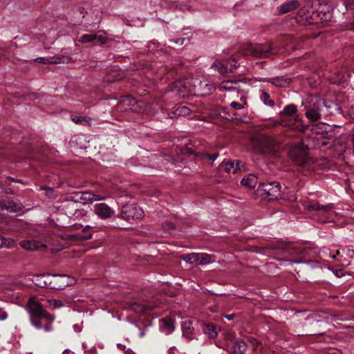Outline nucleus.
<instances>
[{
  "instance_id": "nucleus-11",
  "label": "nucleus",
  "mask_w": 354,
  "mask_h": 354,
  "mask_svg": "<svg viewBox=\"0 0 354 354\" xmlns=\"http://www.w3.org/2000/svg\"><path fill=\"white\" fill-rule=\"evenodd\" d=\"M26 309L30 317H37L42 319L44 315V309L41 302L36 297H31L28 299Z\"/></svg>"
},
{
  "instance_id": "nucleus-48",
  "label": "nucleus",
  "mask_w": 354,
  "mask_h": 354,
  "mask_svg": "<svg viewBox=\"0 0 354 354\" xmlns=\"http://www.w3.org/2000/svg\"><path fill=\"white\" fill-rule=\"evenodd\" d=\"M80 228H82V231H84V232L86 230V229H88V228L91 227V226H90L88 225H86L85 226H84L82 225H80Z\"/></svg>"
},
{
  "instance_id": "nucleus-49",
  "label": "nucleus",
  "mask_w": 354,
  "mask_h": 354,
  "mask_svg": "<svg viewBox=\"0 0 354 354\" xmlns=\"http://www.w3.org/2000/svg\"><path fill=\"white\" fill-rule=\"evenodd\" d=\"M294 263H307L308 262L307 261H304L301 259H299V260H296L294 261Z\"/></svg>"
},
{
  "instance_id": "nucleus-37",
  "label": "nucleus",
  "mask_w": 354,
  "mask_h": 354,
  "mask_svg": "<svg viewBox=\"0 0 354 354\" xmlns=\"http://www.w3.org/2000/svg\"><path fill=\"white\" fill-rule=\"evenodd\" d=\"M30 323L32 324V325L33 326H35L37 329H41L42 328L40 320L37 321V320H35L33 319V317H30Z\"/></svg>"
},
{
  "instance_id": "nucleus-46",
  "label": "nucleus",
  "mask_w": 354,
  "mask_h": 354,
  "mask_svg": "<svg viewBox=\"0 0 354 354\" xmlns=\"http://www.w3.org/2000/svg\"><path fill=\"white\" fill-rule=\"evenodd\" d=\"M92 237V234L91 233L89 234H86L84 235H80V238L81 239H89Z\"/></svg>"
},
{
  "instance_id": "nucleus-23",
  "label": "nucleus",
  "mask_w": 354,
  "mask_h": 354,
  "mask_svg": "<svg viewBox=\"0 0 354 354\" xmlns=\"http://www.w3.org/2000/svg\"><path fill=\"white\" fill-rule=\"evenodd\" d=\"M2 209H6L9 212H14L17 214H21L23 211L21 209L19 205L12 202L8 201L7 203H4L2 206Z\"/></svg>"
},
{
  "instance_id": "nucleus-29",
  "label": "nucleus",
  "mask_w": 354,
  "mask_h": 354,
  "mask_svg": "<svg viewBox=\"0 0 354 354\" xmlns=\"http://www.w3.org/2000/svg\"><path fill=\"white\" fill-rule=\"evenodd\" d=\"M212 68H214L216 71H218L221 73H227L228 72L232 73V69L228 68L227 66H224L223 64L220 62H214L212 64Z\"/></svg>"
},
{
  "instance_id": "nucleus-58",
  "label": "nucleus",
  "mask_w": 354,
  "mask_h": 354,
  "mask_svg": "<svg viewBox=\"0 0 354 354\" xmlns=\"http://www.w3.org/2000/svg\"><path fill=\"white\" fill-rule=\"evenodd\" d=\"M145 335L144 332H141L140 334V337H143Z\"/></svg>"
},
{
  "instance_id": "nucleus-19",
  "label": "nucleus",
  "mask_w": 354,
  "mask_h": 354,
  "mask_svg": "<svg viewBox=\"0 0 354 354\" xmlns=\"http://www.w3.org/2000/svg\"><path fill=\"white\" fill-rule=\"evenodd\" d=\"M220 91H238V82L232 81H224L219 85Z\"/></svg>"
},
{
  "instance_id": "nucleus-41",
  "label": "nucleus",
  "mask_w": 354,
  "mask_h": 354,
  "mask_svg": "<svg viewBox=\"0 0 354 354\" xmlns=\"http://www.w3.org/2000/svg\"><path fill=\"white\" fill-rule=\"evenodd\" d=\"M36 61H37L39 63L43 64H48L50 62H57V61H50L49 58H45V57H38L36 59Z\"/></svg>"
},
{
  "instance_id": "nucleus-3",
  "label": "nucleus",
  "mask_w": 354,
  "mask_h": 354,
  "mask_svg": "<svg viewBox=\"0 0 354 354\" xmlns=\"http://www.w3.org/2000/svg\"><path fill=\"white\" fill-rule=\"evenodd\" d=\"M310 133L308 138V146L312 148H320L329 144L332 136L331 126L324 122L310 126Z\"/></svg>"
},
{
  "instance_id": "nucleus-2",
  "label": "nucleus",
  "mask_w": 354,
  "mask_h": 354,
  "mask_svg": "<svg viewBox=\"0 0 354 354\" xmlns=\"http://www.w3.org/2000/svg\"><path fill=\"white\" fill-rule=\"evenodd\" d=\"M197 84L191 85L189 81L180 80L176 82L172 87V92L179 97H185L190 95H196V92H202L203 95L209 94L214 86L206 81H195Z\"/></svg>"
},
{
  "instance_id": "nucleus-40",
  "label": "nucleus",
  "mask_w": 354,
  "mask_h": 354,
  "mask_svg": "<svg viewBox=\"0 0 354 354\" xmlns=\"http://www.w3.org/2000/svg\"><path fill=\"white\" fill-rule=\"evenodd\" d=\"M8 318L7 312L1 307H0V320L3 321Z\"/></svg>"
},
{
  "instance_id": "nucleus-25",
  "label": "nucleus",
  "mask_w": 354,
  "mask_h": 354,
  "mask_svg": "<svg viewBox=\"0 0 354 354\" xmlns=\"http://www.w3.org/2000/svg\"><path fill=\"white\" fill-rule=\"evenodd\" d=\"M333 204H328L326 205H320L319 203H314L309 205L308 206V210H313V211H322L324 212H328L333 208Z\"/></svg>"
},
{
  "instance_id": "nucleus-59",
  "label": "nucleus",
  "mask_w": 354,
  "mask_h": 354,
  "mask_svg": "<svg viewBox=\"0 0 354 354\" xmlns=\"http://www.w3.org/2000/svg\"><path fill=\"white\" fill-rule=\"evenodd\" d=\"M185 39H180V44H183V41H184Z\"/></svg>"
},
{
  "instance_id": "nucleus-17",
  "label": "nucleus",
  "mask_w": 354,
  "mask_h": 354,
  "mask_svg": "<svg viewBox=\"0 0 354 354\" xmlns=\"http://www.w3.org/2000/svg\"><path fill=\"white\" fill-rule=\"evenodd\" d=\"M95 39H98L101 43H104L106 38L102 35H97L95 34H84L79 39V41L82 43L91 42Z\"/></svg>"
},
{
  "instance_id": "nucleus-53",
  "label": "nucleus",
  "mask_w": 354,
  "mask_h": 354,
  "mask_svg": "<svg viewBox=\"0 0 354 354\" xmlns=\"http://www.w3.org/2000/svg\"><path fill=\"white\" fill-rule=\"evenodd\" d=\"M234 315H229L226 316V318L229 320H231L233 319Z\"/></svg>"
},
{
  "instance_id": "nucleus-16",
  "label": "nucleus",
  "mask_w": 354,
  "mask_h": 354,
  "mask_svg": "<svg viewBox=\"0 0 354 354\" xmlns=\"http://www.w3.org/2000/svg\"><path fill=\"white\" fill-rule=\"evenodd\" d=\"M160 330L166 335L170 334L174 330V321L171 318L167 317L162 319Z\"/></svg>"
},
{
  "instance_id": "nucleus-5",
  "label": "nucleus",
  "mask_w": 354,
  "mask_h": 354,
  "mask_svg": "<svg viewBox=\"0 0 354 354\" xmlns=\"http://www.w3.org/2000/svg\"><path fill=\"white\" fill-rule=\"evenodd\" d=\"M331 11V6L326 1H322L319 3V8L315 11L306 10V8H303L299 10V15L308 23L313 22L309 21V19H313V21H314L315 20V17H319L321 22L329 21L332 18Z\"/></svg>"
},
{
  "instance_id": "nucleus-52",
  "label": "nucleus",
  "mask_w": 354,
  "mask_h": 354,
  "mask_svg": "<svg viewBox=\"0 0 354 354\" xmlns=\"http://www.w3.org/2000/svg\"><path fill=\"white\" fill-rule=\"evenodd\" d=\"M125 354H136L133 351H131V350H127L126 352H125Z\"/></svg>"
},
{
  "instance_id": "nucleus-7",
  "label": "nucleus",
  "mask_w": 354,
  "mask_h": 354,
  "mask_svg": "<svg viewBox=\"0 0 354 354\" xmlns=\"http://www.w3.org/2000/svg\"><path fill=\"white\" fill-rule=\"evenodd\" d=\"M308 146L299 144L293 147L290 151V156L292 160L299 165L307 164L310 160L308 155Z\"/></svg>"
},
{
  "instance_id": "nucleus-57",
  "label": "nucleus",
  "mask_w": 354,
  "mask_h": 354,
  "mask_svg": "<svg viewBox=\"0 0 354 354\" xmlns=\"http://www.w3.org/2000/svg\"><path fill=\"white\" fill-rule=\"evenodd\" d=\"M352 142H353V144L354 145V133H353V135L352 136Z\"/></svg>"
},
{
  "instance_id": "nucleus-56",
  "label": "nucleus",
  "mask_w": 354,
  "mask_h": 354,
  "mask_svg": "<svg viewBox=\"0 0 354 354\" xmlns=\"http://www.w3.org/2000/svg\"><path fill=\"white\" fill-rule=\"evenodd\" d=\"M118 346L120 347V348H125V346H122L121 344H118Z\"/></svg>"
},
{
  "instance_id": "nucleus-61",
  "label": "nucleus",
  "mask_w": 354,
  "mask_h": 354,
  "mask_svg": "<svg viewBox=\"0 0 354 354\" xmlns=\"http://www.w3.org/2000/svg\"><path fill=\"white\" fill-rule=\"evenodd\" d=\"M352 29L354 30V25L353 26Z\"/></svg>"
},
{
  "instance_id": "nucleus-43",
  "label": "nucleus",
  "mask_w": 354,
  "mask_h": 354,
  "mask_svg": "<svg viewBox=\"0 0 354 354\" xmlns=\"http://www.w3.org/2000/svg\"><path fill=\"white\" fill-rule=\"evenodd\" d=\"M82 346L85 351V353H86L87 354H93L95 352V348H93L92 349H91L90 351H87L86 350V343H82Z\"/></svg>"
},
{
  "instance_id": "nucleus-6",
  "label": "nucleus",
  "mask_w": 354,
  "mask_h": 354,
  "mask_svg": "<svg viewBox=\"0 0 354 354\" xmlns=\"http://www.w3.org/2000/svg\"><path fill=\"white\" fill-rule=\"evenodd\" d=\"M242 50L245 55L262 58L269 57L272 54L273 47L270 42L265 44H247L243 46Z\"/></svg>"
},
{
  "instance_id": "nucleus-28",
  "label": "nucleus",
  "mask_w": 354,
  "mask_h": 354,
  "mask_svg": "<svg viewBox=\"0 0 354 354\" xmlns=\"http://www.w3.org/2000/svg\"><path fill=\"white\" fill-rule=\"evenodd\" d=\"M261 101L266 106L272 107L274 105V100L270 97V95L268 93L263 91L260 96Z\"/></svg>"
},
{
  "instance_id": "nucleus-10",
  "label": "nucleus",
  "mask_w": 354,
  "mask_h": 354,
  "mask_svg": "<svg viewBox=\"0 0 354 354\" xmlns=\"http://www.w3.org/2000/svg\"><path fill=\"white\" fill-rule=\"evenodd\" d=\"M142 105V102H138L134 97L125 96L120 101L118 109L121 111L138 112L140 111Z\"/></svg>"
},
{
  "instance_id": "nucleus-45",
  "label": "nucleus",
  "mask_w": 354,
  "mask_h": 354,
  "mask_svg": "<svg viewBox=\"0 0 354 354\" xmlns=\"http://www.w3.org/2000/svg\"><path fill=\"white\" fill-rule=\"evenodd\" d=\"M230 68H232V72L234 71V69L236 68L237 66V62L236 60L234 59H232L230 61Z\"/></svg>"
},
{
  "instance_id": "nucleus-38",
  "label": "nucleus",
  "mask_w": 354,
  "mask_h": 354,
  "mask_svg": "<svg viewBox=\"0 0 354 354\" xmlns=\"http://www.w3.org/2000/svg\"><path fill=\"white\" fill-rule=\"evenodd\" d=\"M42 319H45L48 323H52L55 319V317L44 311V315L42 316Z\"/></svg>"
},
{
  "instance_id": "nucleus-14",
  "label": "nucleus",
  "mask_w": 354,
  "mask_h": 354,
  "mask_svg": "<svg viewBox=\"0 0 354 354\" xmlns=\"http://www.w3.org/2000/svg\"><path fill=\"white\" fill-rule=\"evenodd\" d=\"M77 195H80L79 198L82 201V203L84 204L93 203L94 201H102L106 199V196H105L95 194L91 192H80L78 193Z\"/></svg>"
},
{
  "instance_id": "nucleus-1",
  "label": "nucleus",
  "mask_w": 354,
  "mask_h": 354,
  "mask_svg": "<svg viewBox=\"0 0 354 354\" xmlns=\"http://www.w3.org/2000/svg\"><path fill=\"white\" fill-rule=\"evenodd\" d=\"M306 109L305 115L312 122L319 120L323 117L339 113L340 106L331 100H326L317 95L310 96L302 102Z\"/></svg>"
},
{
  "instance_id": "nucleus-8",
  "label": "nucleus",
  "mask_w": 354,
  "mask_h": 354,
  "mask_svg": "<svg viewBox=\"0 0 354 354\" xmlns=\"http://www.w3.org/2000/svg\"><path fill=\"white\" fill-rule=\"evenodd\" d=\"M121 215L127 221L139 220L143 218L144 212L136 204H127L122 207Z\"/></svg>"
},
{
  "instance_id": "nucleus-21",
  "label": "nucleus",
  "mask_w": 354,
  "mask_h": 354,
  "mask_svg": "<svg viewBox=\"0 0 354 354\" xmlns=\"http://www.w3.org/2000/svg\"><path fill=\"white\" fill-rule=\"evenodd\" d=\"M223 169L227 173L235 174L241 171L240 162L239 161H231L224 165Z\"/></svg>"
},
{
  "instance_id": "nucleus-4",
  "label": "nucleus",
  "mask_w": 354,
  "mask_h": 354,
  "mask_svg": "<svg viewBox=\"0 0 354 354\" xmlns=\"http://www.w3.org/2000/svg\"><path fill=\"white\" fill-rule=\"evenodd\" d=\"M279 124L292 128L299 131H306L308 127L303 124V121L299 118L297 106L292 104L286 106L283 111L280 112V118L278 120Z\"/></svg>"
},
{
  "instance_id": "nucleus-44",
  "label": "nucleus",
  "mask_w": 354,
  "mask_h": 354,
  "mask_svg": "<svg viewBox=\"0 0 354 354\" xmlns=\"http://www.w3.org/2000/svg\"><path fill=\"white\" fill-rule=\"evenodd\" d=\"M348 115L352 120L354 121V105L348 110Z\"/></svg>"
},
{
  "instance_id": "nucleus-35",
  "label": "nucleus",
  "mask_w": 354,
  "mask_h": 354,
  "mask_svg": "<svg viewBox=\"0 0 354 354\" xmlns=\"http://www.w3.org/2000/svg\"><path fill=\"white\" fill-rule=\"evenodd\" d=\"M205 333L212 338L214 337L217 334V328L212 325L208 324L205 326Z\"/></svg>"
},
{
  "instance_id": "nucleus-15",
  "label": "nucleus",
  "mask_w": 354,
  "mask_h": 354,
  "mask_svg": "<svg viewBox=\"0 0 354 354\" xmlns=\"http://www.w3.org/2000/svg\"><path fill=\"white\" fill-rule=\"evenodd\" d=\"M348 75L342 71H337L331 74L329 80L332 84L340 85L348 80Z\"/></svg>"
},
{
  "instance_id": "nucleus-18",
  "label": "nucleus",
  "mask_w": 354,
  "mask_h": 354,
  "mask_svg": "<svg viewBox=\"0 0 354 354\" xmlns=\"http://www.w3.org/2000/svg\"><path fill=\"white\" fill-rule=\"evenodd\" d=\"M20 245L25 250H36L42 246V244L36 241H22Z\"/></svg>"
},
{
  "instance_id": "nucleus-50",
  "label": "nucleus",
  "mask_w": 354,
  "mask_h": 354,
  "mask_svg": "<svg viewBox=\"0 0 354 354\" xmlns=\"http://www.w3.org/2000/svg\"><path fill=\"white\" fill-rule=\"evenodd\" d=\"M346 147L344 145H340V149H339V153H341L342 152L344 151Z\"/></svg>"
},
{
  "instance_id": "nucleus-51",
  "label": "nucleus",
  "mask_w": 354,
  "mask_h": 354,
  "mask_svg": "<svg viewBox=\"0 0 354 354\" xmlns=\"http://www.w3.org/2000/svg\"><path fill=\"white\" fill-rule=\"evenodd\" d=\"M73 214H74V215L77 214V216H79V215H80V214H82V211H80V210H77V209H75V213H74Z\"/></svg>"
},
{
  "instance_id": "nucleus-55",
  "label": "nucleus",
  "mask_w": 354,
  "mask_h": 354,
  "mask_svg": "<svg viewBox=\"0 0 354 354\" xmlns=\"http://www.w3.org/2000/svg\"><path fill=\"white\" fill-rule=\"evenodd\" d=\"M69 352H70L69 350L66 349V350L64 351L63 354H68Z\"/></svg>"
},
{
  "instance_id": "nucleus-60",
  "label": "nucleus",
  "mask_w": 354,
  "mask_h": 354,
  "mask_svg": "<svg viewBox=\"0 0 354 354\" xmlns=\"http://www.w3.org/2000/svg\"><path fill=\"white\" fill-rule=\"evenodd\" d=\"M135 306H136V305H133V306H132L133 310H136V308H135Z\"/></svg>"
},
{
  "instance_id": "nucleus-26",
  "label": "nucleus",
  "mask_w": 354,
  "mask_h": 354,
  "mask_svg": "<svg viewBox=\"0 0 354 354\" xmlns=\"http://www.w3.org/2000/svg\"><path fill=\"white\" fill-rule=\"evenodd\" d=\"M247 345L242 340L237 341L232 347L234 354H244Z\"/></svg>"
},
{
  "instance_id": "nucleus-47",
  "label": "nucleus",
  "mask_w": 354,
  "mask_h": 354,
  "mask_svg": "<svg viewBox=\"0 0 354 354\" xmlns=\"http://www.w3.org/2000/svg\"><path fill=\"white\" fill-rule=\"evenodd\" d=\"M208 158L212 160H215L217 157H218V154L217 153H214V154H212V155H207Z\"/></svg>"
},
{
  "instance_id": "nucleus-22",
  "label": "nucleus",
  "mask_w": 354,
  "mask_h": 354,
  "mask_svg": "<svg viewBox=\"0 0 354 354\" xmlns=\"http://www.w3.org/2000/svg\"><path fill=\"white\" fill-rule=\"evenodd\" d=\"M299 6L297 1H290L289 2L282 4L280 7L281 13H286L296 9Z\"/></svg>"
},
{
  "instance_id": "nucleus-30",
  "label": "nucleus",
  "mask_w": 354,
  "mask_h": 354,
  "mask_svg": "<svg viewBox=\"0 0 354 354\" xmlns=\"http://www.w3.org/2000/svg\"><path fill=\"white\" fill-rule=\"evenodd\" d=\"M198 265H206L212 262L211 256L206 253H198Z\"/></svg>"
},
{
  "instance_id": "nucleus-12",
  "label": "nucleus",
  "mask_w": 354,
  "mask_h": 354,
  "mask_svg": "<svg viewBox=\"0 0 354 354\" xmlns=\"http://www.w3.org/2000/svg\"><path fill=\"white\" fill-rule=\"evenodd\" d=\"M94 213L102 219H106L112 217L115 212L108 205L104 203H97L93 206Z\"/></svg>"
},
{
  "instance_id": "nucleus-20",
  "label": "nucleus",
  "mask_w": 354,
  "mask_h": 354,
  "mask_svg": "<svg viewBox=\"0 0 354 354\" xmlns=\"http://www.w3.org/2000/svg\"><path fill=\"white\" fill-rule=\"evenodd\" d=\"M257 183V178L252 174H249L241 180V185L250 189L254 188Z\"/></svg>"
},
{
  "instance_id": "nucleus-42",
  "label": "nucleus",
  "mask_w": 354,
  "mask_h": 354,
  "mask_svg": "<svg viewBox=\"0 0 354 354\" xmlns=\"http://www.w3.org/2000/svg\"><path fill=\"white\" fill-rule=\"evenodd\" d=\"M346 7L347 10H354V0H346Z\"/></svg>"
},
{
  "instance_id": "nucleus-33",
  "label": "nucleus",
  "mask_w": 354,
  "mask_h": 354,
  "mask_svg": "<svg viewBox=\"0 0 354 354\" xmlns=\"http://www.w3.org/2000/svg\"><path fill=\"white\" fill-rule=\"evenodd\" d=\"M14 245V241L11 239H6L4 236L0 235V248L3 247L12 248Z\"/></svg>"
},
{
  "instance_id": "nucleus-39",
  "label": "nucleus",
  "mask_w": 354,
  "mask_h": 354,
  "mask_svg": "<svg viewBox=\"0 0 354 354\" xmlns=\"http://www.w3.org/2000/svg\"><path fill=\"white\" fill-rule=\"evenodd\" d=\"M54 277H60L64 283H66L67 286L72 284V281L70 280V277L67 275H54Z\"/></svg>"
},
{
  "instance_id": "nucleus-34",
  "label": "nucleus",
  "mask_w": 354,
  "mask_h": 354,
  "mask_svg": "<svg viewBox=\"0 0 354 354\" xmlns=\"http://www.w3.org/2000/svg\"><path fill=\"white\" fill-rule=\"evenodd\" d=\"M47 302L48 304V307L50 309H55L57 308H61L64 306V304L61 300L57 299H48L47 300Z\"/></svg>"
},
{
  "instance_id": "nucleus-31",
  "label": "nucleus",
  "mask_w": 354,
  "mask_h": 354,
  "mask_svg": "<svg viewBox=\"0 0 354 354\" xmlns=\"http://www.w3.org/2000/svg\"><path fill=\"white\" fill-rule=\"evenodd\" d=\"M176 115L189 116L190 115V109L185 106H180L175 110Z\"/></svg>"
},
{
  "instance_id": "nucleus-54",
  "label": "nucleus",
  "mask_w": 354,
  "mask_h": 354,
  "mask_svg": "<svg viewBox=\"0 0 354 354\" xmlns=\"http://www.w3.org/2000/svg\"><path fill=\"white\" fill-rule=\"evenodd\" d=\"M44 330L45 331H50L51 330L50 327L48 326H44Z\"/></svg>"
},
{
  "instance_id": "nucleus-9",
  "label": "nucleus",
  "mask_w": 354,
  "mask_h": 354,
  "mask_svg": "<svg viewBox=\"0 0 354 354\" xmlns=\"http://www.w3.org/2000/svg\"><path fill=\"white\" fill-rule=\"evenodd\" d=\"M259 188L261 194L268 198L269 200L278 199L281 196V187L279 183H263L260 185Z\"/></svg>"
},
{
  "instance_id": "nucleus-32",
  "label": "nucleus",
  "mask_w": 354,
  "mask_h": 354,
  "mask_svg": "<svg viewBox=\"0 0 354 354\" xmlns=\"http://www.w3.org/2000/svg\"><path fill=\"white\" fill-rule=\"evenodd\" d=\"M72 120L76 124H89L91 119L88 117L73 116Z\"/></svg>"
},
{
  "instance_id": "nucleus-13",
  "label": "nucleus",
  "mask_w": 354,
  "mask_h": 354,
  "mask_svg": "<svg viewBox=\"0 0 354 354\" xmlns=\"http://www.w3.org/2000/svg\"><path fill=\"white\" fill-rule=\"evenodd\" d=\"M251 145L254 153L265 152L268 146V140L263 136H255L252 138Z\"/></svg>"
},
{
  "instance_id": "nucleus-24",
  "label": "nucleus",
  "mask_w": 354,
  "mask_h": 354,
  "mask_svg": "<svg viewBox=\"0 0 354 354\" xmlns=\"http://www.w3.org/2000/svg\"><path fill=\"white\" fill-rule=\"evenodd\" d=\"M269 82L277 87H286L288 85L289 81L283 77H275L269 80Z\"/></svg>"
},
{
  "instance_id": "nucleus-36",
  "label": "nucleus",
  "mask_w": 354,
  "mask_h": 354,
  "mask_svg": "<svg viewBox=\"0 0 354 354\" xmlns=\"http://www.w3.org/2000/svg\"><path fill=\"white\" fill-rule=\"evenodd\" d=\"M245 104V101L243 100L242 103H239L236 102H232L230 104V106L232 109H234L235 110H240L244 107Z\"/></svg>"
},
{
  "instance_id": "nucleus-27",
  "label": "nucleus",
  "mask_w": 354,
  "mask_h": 354,
  "mask_svg": "<svg viewBox=\"0 0 354 354\" xmlns=\"http://www.w3.org/2000/svg\"><path fill=\"white\" fill-rule=\"evenodd\" d=\"M180 259L190 264H198V253H190L187 254H183L180 257Z\"/></svg>"
}]
</instances>
